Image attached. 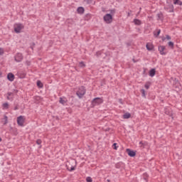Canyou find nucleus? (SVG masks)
<instances>
[{
  "mask_svg": "<svg viewBox=\"0 0 182 182\" xmlns=\"http://www.w3.org/2000/svg\"><path fill=\"white\" fill-rule=\"evenodd\" d=\"M103 103L102 97H95L91 101V107H95V106H99Z\"/></svg>",
  "mask_w": 182,
  "mask_h": 182,
  "instance_id": "obj_1",
  "label": "nucleus"
},
{
  "mask_svg": "<svg viewBox=\"0 0 182 182\" xmlns=\"http://www.w3.org/2000/svg\"><path fill=\"white\" fill-rule=\"evenodd\" d=\"M77 96L79 99H82L85 95H86V88L85 86H81L78 88V90L76 92Z\"/></svg>",
  "mask_w": 182,
  "mask_h": 182,
  "instance_id": "obj_2",
  "label": "nucleus"
},
{
  "mask_svg": "<svg viewBox=\"0 0 182 182\" xmlns=\"http://www.w3.org/2000/svg\"><path fill=\"white\" fill-rule=\"evenodd\" d=\"M105 23H112L113 22V16L110 14H107L103 16Z\"/></svg>",
  "mask_w": 182,
  "mask_h": 182,
  "instance_id": "obj_3",
  "label": "nucleus"
},
{
  "mask_svg": "<svg viewBox=\"0 0 182 182\" xmlns=\"http://www.w3.org/2000/svg\"><path fill=\"white\" fill-rule=\"evenodd\" d=\"M24 28L25 26L21 23H18L14 26V32H16V33H21V31Z\"/></svg>",
  "mask_w": 182,
  "mask_h": 182,
  "instance_id": "obj_4",
  "label": "nucleus"
},
{
  "mask_svg": "<svg viewBox=\"0 0 182 182\" xmlns=\"http://www.w3.org/2000/svg\"><path fill=\"white\" fill-rule=\"evenodd\" d=\"M164 9L166 11V12L173 13L174 12V5L168 4L164 6Z\"/></svg>",
  "mask_w": 182,
  "mask_h": 182,
  "instance_id": "obj_5",
  "label": "nucleus"
},
{
  "mask_svg": "<svg viewBox=\"0 0 182 182\" xmlns=\"http://www.w3.org/2000/svg\"><path fill=\"white\" fill-rule=\"evenodd\" d=\"M23 123H25V117L22 115H20L17 117V124L23 127Z\"/></svg>",
  "mask_w": 182,
  "mask_h": 182,
  "instance_id": "obj_6",
  "label": "nucleus"
},
{
  "mask_svg": "<svg viewBox=\"0 0 182 182\" xmlns=\"http://www.w3.org/2000/svg\"><path fill=\"white\" fill-rule=\"evenodd\" d=\"M14 60L16 62L19 63L21 60H23V55L21 53H17L14 56Z\"/></svg>",
  "mask_w": 182,
  "mask_h": 182,
  "instance_id": "obj_7",
  "label": "nucleus"
},
{
  "mask_svg": "<svg viewBox=\"0 0 182 182\" xmlns=\"http://www.w3.org/2000/svg\"><path fill=\"white\" fill-rule=\"evenodd\" d=\"M158 50L160 53V55H167V52L166 51V46H159L158 47Z\"/></svg>",
  "mask_w": 182,
  "mask_h": 182,
  "instance_id": "obj_8",
  "label": "nucleus"
},
{
  "mask_svg": "<svg viewBox=\"0 0 182 182\" xmlns=\"http://www.w3.org/2000/svg\"><path fill=\"white\" fill-rule=\"evenodd\" d=\"M126 153H127V154H128V156H129V157H135V156H136V151L132 150L130 149H127Z\"/></svg>",
  "mask_w": 182,
  "mask_h": 182,
  "instance_id": "obj_9",
  "label": "nucleus"
},
{
  "mask_svg": "<svg viewBox=\"0 0 182 182\" xmlns=\"http://www.w3.org/2000/svg\"><path fill=\"white\" fill-rule=\"evenodd\" d=\"M9 132L11 134H13L14 136H18V129H16V127H10Z\"/></svg>",
  "mask_w": 182,
  "mask_h": 182,
  "instance_id": "obj_10",
  "label": "nucleus"
},
{
  "mask_svg": "<svg viewBox=\"0 0 182 182\" xmlns=\"http://www.w3.org/2000/svg\"><path fill=\"white\" fill-rule=\"evenodd\" d=\"M7 79L9 80V82H14V80H15V75H14L12 73H9L7 75Z\"/></svg>",
  "mask_w": 182,
  "mask_h": 182,
  "instance_id": "obj_11",
  "label": "nucleus"
},
{
  "mask_svg": "<svg viewBox=\"0 0 182 182\" xmlns=\"http://www.w3.org/2000/svg\"><path fill=\"white\" fill-rule=\"evenodd\" d=\"M14 96H15V94H14V92H12V91L8 92L7 96H6L7 100H14Z\"/></svg>",
  "mask_w": 182,
  "mask_h": 182,
  "instance_id": "obj_12",
  "label": "nucleus"
},
{
  "mask_svg": "<svg viewBox=\"0 0 182 182\" xmlns=\"http://www.w3.org/2000/svg\"><path fill=\"white\" fill-rule=\"evenodd\" d=\"M77 14H80V15H83L85 14V8L80 6L77 9Z\"/></svg>",
  "mask_w": 182,
  "mask_h": 182,
  "instance_id": "obj_13",
  "label": "nucleus"
},
{
  "mask_svg": "<svg viewBox=\"0 0 182 182\" xmlns=\"http://www.w3.org/2000/svg\"><path fill=\"white\" fill-rule=\"evenodd\" d=\"M147 50H153L154 49V46L150 43H147L146 45Z\"/></svg>",
  "mask_w": 182,
  "mask_h": 182,
  "instance_id": "obj_14",
  "label": "nucleus"
},
{
  "mask_svg": "<svg viewBox=\"0 0 182 182\" xmlns=\"http://www.w3.org/2000/svg\"><path fill=\"white\" fill-rule=\"evenodd\" d=\"M156 75V68H151L150 70H149V76L151 77H154V76Z\"/></svg>",
  "mask_w": 182,
  "mask_h": 182,
  "instance_id": "obj_15",
  "label": "nucleus"
},
{
  "mask_svg": "<svg viewBox=\"0 0 182 182\" xmlns=\"http://www.w3.org/2000/svg\"><path fill=\"white\" fill-rule=\"evenodd\" d=\"M164 19V16H163V13L160 12L157 14V21H163Z\"/></svg>",
  "mask_w": 182,
  "mask_h": 182,
  "instance_id": "obj_16",
  "label": "nucleus"
},
{
  "mask_svg": "<svg viewBox=\"0 0 182 182\" xmlns=\"http://www.w3.org/2000/svg\"><path fill=\"white\" fill-rule=\"evenodd\" d=\"M59 102H60L61 105H65V103H68V100H66L65 97H64V98L60 97Z\"/></svg>",
  "mask_w": 182,
  "mask_h": 182,
  "instance_id": "obj_17",
  "label": "nucleus"
},
{
  "mask_svg": "<svg viewBox=\"0 0 182 182\" xmlns=\"http://www.w3.org/2000/svg\"><path fill=\"white\" fill-rule=\"evenodd\" d=\"M165 114H168V116H173V112H171V110L168 108H166L165 110Z\"/></svg>",
  "mask_w": 182,
  "mask_h": 182,
  "instance_id": "obj_18",
  "label": "nucleus"
},
{
  "mask_svg": "<svg viewBox=\"0 0 182 182\" xmlns=\"http://www.w3.org/2000/svg\"><path fill=\"white\" fill-rule=\"evenodd\" d=\"M65 167L68 171H75L76 170V165L75 166H72L71 168H69V166L68 164L65 165Z\"/></svg>",
  "mask_w": 182,
  "mask_h": 182,
  "instance_id": "obj_19",
  "label": "nucleus"
},
{
  "mask_svg": "<svg viewBox=\"0 0 182 182\" xmlns=\"http://www.w3.org/2000/svg\"><path fill=\"white\" fill-rule=\"evenodd\" d=\"M139 144H140V147L141 149H144V147H146V146H148L149 143H147V141H141L139 142Z\"/></svg>",
  "mask_w": 182,
  "mask_h": 182,
  "instance_id": "obj_20",
  "label": "nucleus"
},
{
  "mask_svg": "<svg viewBox=\"0 0 182 182\" xmlns=\"http://www.w3.org/2000/svg\"><path fill=\"white\" fill-rule=\"evenodd\" d=\"M133 22L134 25H136L137 26H140V25H141V21L139 19L134 18Z\"/></svg>",
  "mask_w": 182,
  "mask_h": 182,
  "instance_id": "obj_21",
  "label": "nucleus"
},
{
  "mask_svg": "<svg viewBox=\"0 0 182 182\" xmlns=\"http://www.w3.org/2000/svg\"><path fill=\"white\" fill-rule=\"evenodd\" d=\"M157 31H154V36L155 38H159V36H160V33H161V30L160 29H157L156 30Z\"/></svg>",
  "mask_w": 182,
  "mask_h": 182,
  "instance_id": "obj_22",
  "label": "nucleus"
},
{
  "mask_svg": "<svg viewBox=\"0 0 182 182\" xmlns=\"http://www.w3.org/2000/svg\"><path fill=\"white\" fill-rule=\"evenodd\" d=\"M85 21H90L92 19V14H87L84 17Z\"/></svg>",
  "mask_w": 182,
  "mask_h": 182,
  "instance_id": "obj_23",
  "label": "nucleus"
},
{
  "mask_svg": "<svg viewBox=\"0 0 182 182\" xmlns=\"http://www.w3.org/2000/svg\"><path fill=\"white\" fill-rule=\"evenodd\" d=\"M36 85L39 89H42L43 87V83L41 80H37Z\"/></svg>",
  "mask_w": 182,
  "mask_h": 182,
  "instance_id": "obj_24",
  "label": "nucleus"
},
{
  "mask_svg": "<svg viewBox=\"0 0 182 182\" xmlns=\"http://www.w3.org/2000/svg\"><path fill=\"white\" fill-rule=\"evenodd\" d=\"M174 5H179L180 6H182V1L181 0H173Z\"/></svg>",
  "mask_w": 182,
  "mask_h": 182,
  "instance_id": "obj_25",
  "label": "nucleus"
},
{
  "mask_svg": "<svg viewBox=\"0 0 182 182\" xmlns=\"http://www.w3.org/2000/svg\"><path fill=\"white\" fill-rule=\"evenodd\" d=\"M132 117V114L129 112L124 114L123 119H130Z\"/></svg>",
  "mask_w": 182,
  "mask_h": 182,
  "instance_id": "obj_26",
  "label": "nucleus"
},
{
  "mask_svg": "<svg viewBox=\"0 0 182 182\" xmlns=\"http://www.w3.org/2000/svg\"><path fill=\"white\" fill-rule=\"evenodd\" d=\"M151 85V82H146L144 85V87L145 89H146L147 90H149V89H150V86Z\"/></svg>",
  "mask_w": 182,
  "mask_h": 182,
  "instance_id": "obj_27",
  "label": "nucleus"
},
{
  "mask_svg": "<svg viewBox=\"0 0 182 182\" xmlns=\"http://www.w3.org/2000/svg\"><path fill=\"white\" fill-rule=\"evenodd\" d=\"M176 87L178 89V90H181L182 87L181 85L180 84V82H178V80H176Z\"/></svg>",
  "mask_w": 182,
  "mask_h": 182,
  "instance_id": "obj_28",
  "label": "nucleus"
},
{
  "mask_svg": "<svg viewBox=\"0 0 182 182\" xmlns=\"http://www.w3.org/2000/svg\"><path fill=\"white\" fill-rule=\"evenodd\" d=\"M123 166V162H118L115 164V168H120Z\"/></svg>",
  "mask_w": 182,
  "mask_h": 182,
  "instance_id": "obj_29",
  "label": "nucleus"
},
{
  "mask_svg": "<svg viewBox=\"0 0 182 182\" xmlns=\"http://www.w3.org/2000/svg\"><path fill=\"white\" fill-rule=\"evenodd\" d=\"M140 92L141 93V97L146 99V90H144V89H141L140 90Z\"/></svg>",
  "mask_w": 182,
  "mask_h": 182,
  "instance_id": "obj_30",
  "label": "nucleus"
},
{
  "mask_svg": "<svg viewBox=\"0 0 182 182\" xmlns=\"http://www.w3.org/2000/svg\"><path fill=\"white\" fill-rule=\"evenodd\" d=\"M168 46H169V48H171V49H174V43H173L172 41H169L168 43Z\"/></svg>",
  "mask_w": 182,
  "mask_h": 182,
  "instance_id": "obj_31",
  "label": "nucleus"
},
{
  "mask_svg": "<svg viewBox=\"0 0 182 182\" xmlns=\"http://www.w3.org/2000/svg\"><path fill=\"white\" fill-rule=\"evenodd\" d=\"M4 126L8 124V116L4 115Z\"/></svg>",
  "mask_w": 182,
  "mask_h": 182,
  "instance_id": "obj_32",
  "label": "nucleus"
},
{
  "mask_svg": "<svg viewBox=\"0 0 182 182\" xmlns=\"http://www.w3.org/2000/svg\"><path fill=\"white\" fill-rule=\"evenodd\" d=\"M143 177H144V180L147 182L149 178V174L147 173H144L143 174Z\"/></svg>",
  "mask_w": 182,
  "mask_h": 182,
  "instance_id": "obj_33",
  "label": "nucleus"
},
{
  "mask_svg": "<svg viewBox=\"0 0 182 182\" xmlns=\"http://www.w3.org/2000/svg\"><path fill=\"white\" fill-rule=\"evenodd\" d=\"M79 66H80V68H86V64H85V62L80 61L79 63Z\"/></svg>",
  "mask_w": 182,
  "mask_h": 182,
  "instance_id": "obj_34",
  "label": "nucleus"
},
{
  "mask_svg": "<svg viewBox=\"0 0 182 182\" xmlns=\"http://www.w3.org/2000/svg\"><path fill=\"white\" fill-rule=\"evenodd\" d=\"M18 90L16 89V87H14V88H13L12 90H11V92H13L14 94V95H18Z\"/></svg>",
  "mask_w": 182,
  "mask_h": 182,
  "instance_id": "obj_35",
  "label": "nucleus"
},
{
  "mask_svg": "<svg viewBox=\"0 0 182 182\" xmlns=\"http://www.w3.org/2000/svg\"><path fill=\"white\" fill-rule=\"evenodd\" d=\"M2 106L4 109H9V104L8 102L4 103Z\"/></svg>",
  "mask_w": 182,
  "mask_h": 182,
  "instance_id": "obj_36",
  "label": "nucleus"
},
{
  "mask_svg": "<svg viewBox=\"0 0 182 182\" xmlns=\"http://www.w3.org/2000/svg\"><path fill=\"white\" fill-rule=\"evenodd\" d=\"M117 147H119L117 146V143H114L112 144V149H114V150H117Z\"/></svg>",
  "mask_w": 182,
  "mask_h": 182,
  "instance_id": "obj_37",
  "label": "nucleus"
},
{
  "mask_svg": "<svg viewBox=\"0 0 182 182\" xmlns=\"http://www.w3.org/2000/svg\"><path fill=\"white\" fill-rule=\"evenodd\" d=\"M109 12H110V15H114V14H116V10H115V9H111V10H109Z\"/></svg>",
  "mask_w": 182,
  "mask_h": 182,
  "instance_id": "obj_38",
  "label": "nucleus"
},
{
  "mask_svg": "<svg viewBox=\"0 0 182 182\" xmlns=\"http://www.w3.org/2000/svg\"><path fill=\"white\" fill-rule=\"evenodd\" d=\"M102 55V51H97L96 52V54H95V56L97 58H99V56Z\"/></svg>",
  "mask_w": 182,
  "mask_h": 182,
  "instance_id": "obj_39",
  "label": "nucleus"
},
{
  "mask_svg": "<svg viewBox=\"0 0 182 182\" xmlns=\"http://www.w3.org/2000/svg\"><path fill=\"white\" fill-rule=\"evenodd\" d=\"M86 181H87V182H92L93 180L92 179V178H91L90 176H87V177L86 178Z\"/></svg>",
  "mask_w": 182,
  "mask_h": 182,
  "instance_id": "obj_40",
  "label": "nucleus"
},
{
  "mask_svg": "<svg viewBox=\"0 0 182 182\" xmlns=\"http://www.w3.org/2000/svg\"><path fill=\"white\" fill-rule=\"evenodd\" d=\"M36 144L40 146V144H42V140L41 139H37L36 140Z\"/></svg>",
  "mask_w": 182,
  "mask_h": 182,
  "instance_id": "obj_41",
  "label": "nucleus"
},
{
  "mask_svg": "<svg viewBox=\"0 0 182 182\" xmlns=\"http://www.w3.org/2000/svg\"><path fill=\"white\" fill-rule=\"evenodd\" d=\"M166 38L168 40V41H171V36H168V35H166Z\"/></svg>",
  "mask_w": 182,
  "mask_h": 182,
  "instance_id": "obj_42",
  "label": "nucleus"
},
{
  "mask_svg": "<svg viewBox=\"0 0 182 182\" xmlns=\"http://www.w3.org/2000/svg\"><path fill=\"white\" fill-rule=\"evenodd\" d=\"M26 65L27 66H31V61L26 60Z\"/></svg>",
  "mask_w": 182,
  "mask_h": 182,
  "instance_id": "obj_43",
  "label": "nucleus"
},
{
  "mask_svg": "<svg viewBox=\"0 0 182 182\" xmlns=\"http://www.w3.org/2000/svg\"><path fill=\"white\" fill-rule=\"evenodd\" d=\"M133 12V11L130 10L129 12L127 13V18L130 17L131 14Z\"/></svg>",
  "mask_w": 182,
  "mask_h": 182,
  "instance_id": "obj_44",
  "label": "nucleus"
},
{
  "mask_svg": "<svg viewBox=\"0 0 182 182\" xmlns=\"http://www.w3.org/2000/svg\"><path fill=\"white\" fill-rule=\"evenodd\" d=\"M19 109V105H17L14 107V110H18Z\"/></svg>",
  "mask_w": 182,
  "mask_h": 182,
  "instance_id": "obj_45",
  "label": "nucleus"
},
{
  "mask_svg": "<svg viewBox=\"0 0 182 182\" xmlns=\"http://www.w3.org/2000/svg\"><path fill=\"white\" fill-rule=\"evenodd\" d=\"M132 62H134V63H137V62H139V60H136V59L133 58Z\"/></svg>",
  "mask_w": 182,
  "mask_h": 182,
  "instance_id": "obj_46",
  "label": "nucleus"
},
{
  "mask_svg": "<svg viewBox=\"0 0 182 182\" xmlns=\"http://www.w3.org/2000/svg\"><path fill=\"white\" fill-rule=\"evenodd\" d=\"M33 46H35V43H32V46L30 47L32 50H33Z\"/></svg>",
  "mask_w": 182,
  "mask_h": 182,
  "instance_id": "obj_47",
  "label": "nucleus"
},
{
  "mask_svg": "<svg viewBox=\"0 0 182 182\" xmlns=\"http://www.w3.org/2000/svg\"><path fill=\"white\" fill-rule=\"evenodd\" d=\"M4 55V50L1 48H0V55Z\"/></svg>",
  "mask_w": 182,
  "mask_h": 182,
  "instance_id": "obj_48",
  "label": "nucleus"
},
{
  "mask_svg": "<svg viewBox=\"0 0 182 182\" xmlns=\"http://www.w3.org/2000/svg\"><path fill=\"white\" fill-rule=\"evenodd\" d=\"M141 12V7L139 8V11L137 13L138 15H140V13Z\"/></svg>",
  "mask_w": 182,
  "mask_h": 182,
  "instance_id": "obj_49",
  "label": "nucleus"
},
{
  "mask_svg": "<svg viewBox=\"0 0 182 182\" xmlns=\"http://www.w3.org/2000/svg\"><path fill=\"white\" fill-rule=\"evenodd\" d=\"M161 39H162L163 42H164V41H166V37H162Z\"/></svg>",
  "mask_w": 182,
  "mask_h": 182,
  "instance_id": "obj_50",
  "label": "nucleus"
},
{
  "mask_svg": "<svg viewBox=\"0 0 182 182\" xmlns=\"http://www.w3.org/2000/svg\"><path fill=\"white\" fill-rule=\"evenodd\" d=\"M119 103H121V105H123V102H122V99H119Z\"/></svg>",
  "mask_w": 182,
  "mask_h": 182,
  "instance_id": "obj_51",
  "label": "nucleus"
},
{
  "mask_svg": "<svg viewBox=\"0 0 182 182\" xmlns=\"http://www.w3.org/2000/svg\"><path fill=\"white\" fill-rule=\"evenodd\" d=\"M2 76V72L0 71V77Z\"/></svg>",
  "mask_w": 182,
  "mask_h": 182,
  "instance_id": "obj_52",
  "label": "nucleus"
},
{
  "mask_svg": "<svg viewBox=\"0 0 182 182\" xmlns=\"http://www.w3.org/2000/svg\"><path fill=\"white\" fill-rule=\"evenodd\" d=\"M0 141H2V138L0 136Z\"/></svg>",
  "mask_w": 182,
  "mask_h": 182,
  "instance_id": "obj_53",
  "label": "nucleus"
}]
</instances>
